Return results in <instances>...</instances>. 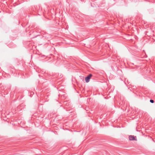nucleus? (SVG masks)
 I'll use <instances>...</instances> for the list:
<instances>
[{
	"instance_id": "1",
	"label": "nucleus",
	"mask_w": 155,
	"mask_h": 155,
	"mask_svg": "<svg viewBox=\"0 0 155 155\" xmlns=\"http://www.w3.org/2000/svg\"><path fill=\"white\" fill-rule=\"evenodd\" d=\"M92 75L91 74H89L88 75L85 77V80L86 83H88L90 80Z\"/></svg>"
},
{
	"instance_id": "2",
	"label": "nucleus",
	"mask_w": 155,
	"mask_h": 155,
	"mask_svg": "<svg viewBox=\"0 0 155 155\" xmlns=\"http://www.w3.org/2000/svg\"><path fill=\"white\" fill-rule=\"evenodd\" d=\"M129 139L130 140H135V138L134 136L130 135L129 137Z\"/></svg>"
},
{
	"instance_id": "3",
	"label": "nucleus",
	"mask_w": 155,
	"mask_h": 155,
	"mask_svg": "<svg viewBox=\"0 0 155 155\" xmlns=\"http://www.w3.org/2000/svg\"><path fill=\"white\" fill-rule=\"evenodd\" d=\"M150 103H154V101L153 100L151 99L150 100Z\"/></svg>"
}]
</instances>
